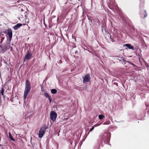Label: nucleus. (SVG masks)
I'll use <instances>...</instances> for the list:
<instances>
[{
    "label": "nucleus",
    "mask_w": 149,
    "mask_h": 149,
    "mask_svg": "<svg viewBox=\"0 0 149 149\" xmlns=\"http://www.w3.org/2000/svg\"><path fill=\"white\" fill-rule=\"evenodd\" d=\"M10 42L9 40H8L7 42L3 46L2 49L4 51H7L10 48V51L13 52V47L10 46Z\"/></svg>",
    "instance_id": "f257e3e1"
},
{
    "label": "nucleus",
    "mask_w": 149,
    "mask_h": 149,
    "mask_svg": "<svg viewBox=\"0 0 149 149\" xmlns=\"http://www.w3.org/2000/svg\"><path fill=\"white\" fill-rule=\"evenodd\" d=\"M47 128L46 125L42 127L39 130L38 134V137L40 138H42L45 133L46 130Z\"/></svg>",
    "instance_id": "f03ea898"
},
{
    "label": "nucleus",
    "mask_w": 149,
    "mask_h": 149,
    "mask_svg": "<svg viewBox=\"0 0 149 149\" xmlns=\"http://www.w3.org/2000/svg\"><path fill=\"white\" fill-rule=\"evenodd\" d=\"M6 36L7 38V40L11 41L12 38V32L11 29H7Z\"/></svg>",
    "instance_id": "7ed1b4c3"
},
{
    "label": "nucleus",
    "mask_w": 149,
    "mask_h": 149,
    "mask_svg": "<svg viewBox=\"0 0 149 149\" xmlns=\"http://www.w3.org/2000/svg\"><path fill=\"white\" fill-rule=\"evenodd\" d=\"M105 134H106L107 135H104V143L108 144L109 142V140L110 139V134L109 132H107V133H105Z\"/></svg>",
    "instance_id": "20e7f679"
},
{
    "label": "nucleus",
    "mask_w": 149,
    "mask_h": 149,
    "mask_svg": "<svg viewBox=\"0 0 149 149\" xmlns=\"http://www.w3.org/2000/svg\"><path fill=\"white\" fill-rule=\"evenodd\" d=\"M57 116L56 113L54 111H51L50 113V117L51 119L53 121H54L55 120L57 117Z\"/></svg>",
    "instance_id": "39448f33"
},
{
    "label": "nucleus",
    "mask_w": 149,
    "mask_h": 149,
    "mask_svg": "<svg viewBox=\"0 0 149 149\" xmlns=\"http://www.w3.org/2000/svg\"><path fill=\"white\" fill-rule=\"evenodd\" d=\"M32 56V54L29 51L27 52L24 58V62L26 60H29Z\"/></svg>",
    "instance_id": "423d86ee"
},
{
    "label": "nucleus",
    "mask_w": 149,
    "mask_h": 149,
    "mask_svg": "<svg viewBox=\"0 0 149 149\" xmlns=\"http://www.w3.org/2000/svg\"><path fill=\"white\" fill-rule=\"evenodd\" d=\"M91 79L90 75L89 74H87L85 75L83 79V82L86 83L88 81Z\"/></svg>",
    "instance_id": "0eeeda50"
},
{
    "label": "nucleus",
    "mask_w": 149,
    "mask_h": 149,
    "mask_svg": "<svg viewBox=\"0 0 149 149\" xmlns=\"http://www.w3.org/2000/svg\"><path fill=\"white\" fill-rule=\"evenodd\" d=\"M27 12H22L19 15V16L20 17L22 18H25L26 19L27 17Z\"/></svg>",
    "instance_id": "6e6552de"
},
{
    "label": "nucleus",
    "mask_w": 149,
    "mask_h": 149,
    "mask_svg": "<svg viewBox=\"0 0 149 149\" xmlns=\"http://www.w3.org/2000/svg\"><path fill=\"white\" fill-rule=\"evenodd\" d=\"M25 85H26V86H25V89L30 90H31L30 84L29 81V80H27L26 81Z\"/></svg>",
    "instance_id": "1a4fd4ad"
},
{
    "label": "nucleus",
    "mask_w": 149,
    "mask_h": 149,
    "mask_svg": "<svg viewBox=\"0 0 149 149\" xmlns=\"http://www.w3.org/2000/svg\"><path fill=\"white\" fill-rule=\"evenodd\" d=\"M30 90L25 89V91L24 94V99L25 100L28 94L30 91Z\"/></svg>",
    "instance_id": "9d476101"
},
{
    "label": "nucleus",
    "mask_w": 149,
    "mask_h": 149,
    "mask_svg": "<svg viewBox=\"0 0 149 149\" xmlns=\"http://www.w3.org/2000/svg\"><path fill=\"white\" fill-rule=\"evenodd\" d=\"M124 47H127L129 49H131L132 50L134 49V47L132 46L131 44H127L123 45Z\"/></svg>",
    "instance_id": "9b49d317"
},
{
    "label": "nucleus",
    "mask_w": 149,
    "mask_h": 149,
    "mask_svg": "<svg viewBox=\"0 0 149 149\" xmlns=\"http://www.w3.org/2000/svg\"><path fill=\"white\" fill-rule=\"evenodd\" d=\"M22 25V24L20 23H18L14 26L13 28L15 30H16L18 29Z\"/></svg>",
    "instance_id": "f8f14e48"
},
{
    "label": "nucleus",
    "mask_w": 149,
    "mask_h": 149,
    "mask_svg": "<svg viewBox=\"0 0 149 149\" xmlns=\"http://www.w3.org/2000/svg\"><path fill=\"white\" fill-rule=\"evenodd\" d=\"M141 17H143L144 18H146L147 16V13L146 11L144 10L141 13Z\"/></svg>",
    "instance_id": "ddd939ff"
},
{
    "label": "nucleus",
    "mask_w": 149,
    "mask_h": 149,
    "mask_svg": "<svg viewBox=\"0 0 149 149\" xmlns=\"http://www.w3.org/2000/svg\"><path fill=\"white\" fill-rule=\"evenodd\" d=\"M4 87H2L1 88V90H0V96L2 95L3 96L4 98H5V95H4Z\"/></svg>",
    "instance_id": "4468645a"
},
{
    "label": "nucleus",
    "mask_w": 149,
    "mask_h": 149,
    "mask_svg": "<svg viewBox=\"0 0 149 149\" xmlns=\"http://www.w3.org/2000/svg\"><path fill=\"white\" fill-rule=\"evenodd\" d=\"M73 4L71 3H69L68 5V8L67 9L68 12L70 11L71 9L72 8Z\"/></svg>",
    "instance_id": "2eb2a0df"
},
{
    "label": "nucleus",
    "mask_w": 149,
    "mask_h": 149,
    "mask_svg": "<svg viewBox=\"0 0 149 149\" xmlns=\"http://www.w3.org/2000/svg\"><path fill=\"white\" fill-rule=\"evenodd\" d=\"M58 143H55L54 146V149H58Z\"/></svg>",
    "instance_id": "dca6fc26"
},
{
    "label": "nucleus",
    "mask_w": 149,
    "mask_h": 149,
    "mask_svg": "<svg viewBox=\"0 0 149 149\" xmlns=\"http://www.w3.org/2000/svg\"><path fill=\"white\" fill-rule=\"evenodd\" d=\"M9 137L10 140L11 141H15V140L12 137L11 133L10 132L9 133Z\"/></svg>",
    "instance_id": "f3484780"
},
{
    "label": "nucleus",
    "mask_w": 149,
    "mask_h": 149,
    "mask_svg": "<svg viewBox=\"0 0 149 149\" xmlns=\"http://www.w3.org/2000/svg\"><path fill=\"white\" fill-rule=\"evenodd\" d=\"M51 93L52 94H54L57 93V90L55 89H53L51 91Z\"/></svg>",
    "instance_id": "a211bd4d"
},
{
    "label": "nucleus",
    "mask_w": 149,
    "mask_h": 149,
    "mask_svg": "<svg viewBox=\"0 0 149 149\" xmlns=\"http://www.w3.org/2000/svg\"><path fill=\"white\" fill-rule=\"evenodd\" d=\"M125 61L126 62H127V63H128L132 65L133 66H136L135 65V64H134L133 63H132V62H131L130 61Z\"/></svg>",
    "instance_id": "6ab92c4d"
},
{
    "label": "nucleus",
    "mask_w": 149,
    "mask_h": 149,
    "mask_svg": "<svg viewBox=\"0 0 149 149\" xmlns=\"http://www.w3.org/2000/svg\"><path fill=\"white\" fill-rule=\"evenodd\" d=\"M98 117L100 119L102 120L104 117V116L102 115H99Z\"/></svg>",
    "instance_id": "aec40b11"
},
{
    "label": "nucleus",
    "mask_w": 149,
    "mask_h": 149,
    "mask_svg": "<svg viewBox=\"0 0 149 149\" xmlns=\"http://www.w3.org/2000/svg\"><path fill=\"white\" fill-rule=\"evenodd\" d=\"M110 122L109 120L105 122L104 123V125H109L110 124Z\"/></svg>",
    "instance_id": "412c9836"
},
{
    "label": "nucleus",
    "mask_w": 149,
    "mask_h": 149,
    "mask_svg": "<svg viewBox=\"0 0 149 149\" xmlns=\"http://www.w3.org/2000/svg\"><path fill=\"white\" fill-rule=\"evenodd\" d=\"M94 126H92L91 128L90 129L88 133V134L90 132L92 131L94 129Z\"/></svg>",
    "instance_id": "4be33fe9"
},
{
    "label": "nucleus",
    "mask_w": 149,
    "mask_h": 149,
    "mask_svg": "<svg viewBox=\"0 0 149 149\" xmlns=\"http://www.w3.org/2000/svg\"><path fill=\"white\" fill-rule=\"evenodd\" d=\"M44 95L47 98H48L50 96L48 95V94L47 93H44Z\"/></svg>",
    "instance_id": "5701e85b"
},
{
    "label": "nucleus",
    "mask_w": 149,
    "mask_h": 149,
    "mask_svg": "<svg viewBox=\"0 0 149 149\" xmlns=\"http://www.w3.org/2000/svg\"><path fill=\"white\" fill-rule=\"evenodd\" d=\"M4 39V38L1 37V38H0V43H1Z\"/></svg>",
    "instance_id": "b1692460"
},
{
    "label": "nucleus",
    "mask_w": 149,
    "mask_h": 149,
    "mask_svg": "<svg viewBox=\"0 0 149 149\" xmlns=\"http://www.w3.org/2000/svg\"><path fill=\"white\" fill-rule=\"evenodd\" d=\"M48 100L49 101V102H51L52 101V98L51 97L49 96V97H48Z\"/></svg>",
    "instance_id": "393cba45"
},
{
    "label": "nucleus",
    "mask_w": 149,
    "mask_h": 149,
    "mask_svg": "<svg viewBox=\"0 0 149 149\" xmlns=\"http://www.w3.org/2000/svg\"><path fill=\"white\" fill-rule=\"evenodd\" d=\"M106 27L102 26V31H103V30L104 29L105 31H106Z\"/></svg>",
    "instance_id": "a878e982"
},
{
    "label": "nucleus",
    "mask_w": 149,
    "mask_h": 149,
    "mask_svg": "<svg viewBox=\"0 0 149 149\" xmlns=\"http://www.w3.org/2000/svg\"><path fill=\"white\" fill-rule=\"evenodd\" d=\"M99 125L98 124H95V125H94L93 126H94V127H97V126H99Z\"/></svg>",
    "instance_id": "bb28decb"
},
{
    "label": "nucleus",
    "mask_w": 149,
    "mask_h": 149,
    "mask_svg": "<svg viewBox=\"0 0 149 149\" xmlns=\"http://www.w3.org/2000/svg\"><path fill=\"white\" fill-rule=\"evenodd\" d=\"M58 63L59 64H61L62 63V61L61 60H60L59 62H58Z\"/></svg>",
    "instance_id": "cd10ccee"
},
{
    "label": "nucleus",
    "mask_w": 149,
    "mask_h": 149,
    "mask_svg": "<svg viewBox=\"0 0 149 149\" xmlns=\"http://www.w3.org/2000/svg\"><path fill=\"white\" fill-rule=\"evenodd\" d=\"M110 1V5H111L112 6V5L111 4V3H113V1Z\"/></svg>",
    "instance_id": "c85d7f7f"
},
{
    "label": "nucleus",
    "mask_w": 149,
    "mask_h": 149,
    "mask_svg": "<svg viewBox=\"0 0 149 149\" xmlns=\"http://www.w3.org/2000/svg\"><path fill=\"white\" fill-rule=\"evenodd\" d=\"M3 33H5V34L6 33V32H3Z\"/></svg>",
    "instance_id": "c756f323"
},
{
    "label": "nucleus",
    "mask_w": 149,
    "mask_h": 149,
    "mask_svg": "<svg viewBox=\"0 0 149 149\" xmlns=\"http://www.w3.org/2000/svg\"><path fill=\"white\" fill-rule=\"evenodd\" d=\"M18 3H19V1H17V2Z\"/></svg>",
    "instance_id": "7c9ffc66"
},
{
    "label": "nucleus",
    "mask_w": 149,
    "mask_h": 149,
    "mask_svg": "<svg viewBox=\"0 0 149 149\" xmlns=\"http://www.w3.org/2000/svg\"><path fill=\"white\" fill-rule=\"evenodd\" d=\"M12 45H13V44H12Z\"/></svg>",
    "instance_id": "2f4dec72"
}]
</instances>
